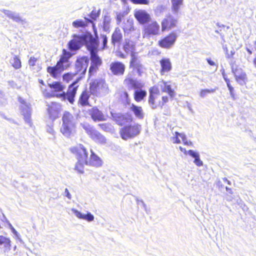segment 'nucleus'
I'll return each instance as SVG.
<instances>
[{
	"instance_id": "nucleus-1",
	"label": "nucleus",
	"mask_w": 256,
	"mask_h": 256,
	"mask_svg": "<svg viewBox=\"0 0 256 256\" xmlns=\"http://www.w3.org/2000/svg\"><path fill=\"white\" fill-rule=\"evenodd\" d=\"M70 152L77 160L74 169L80 174H84V165L95 167L102 165V160L92 150L90 151V157L88 158V150L82 144L71 148Z\"/></svg>"
},
{
	"instance_id": "nucleus-2",
	"label": "nucleus",
	"mask_w": 256,
	"mask_h": 256,
	"mask_svg": "<svg viewBox=\"0 0 256 256\" xmlns=\"http://www.w3.org/2000/svg\"><path fill=\"white\" fill-rule=\"evenodd\" d=\"M162 92H166L167 96H160V89L157 86H154L149 89L148 102L152 109L162 108L169 101V98H173L176 96V92L172 88L168 82L164 80L160 82L159 84Z\"/></svg>"
},
{
	"instance_id": "nucleus-3",
	"label": "nucleus",
	"mask_w": 256,
	"mask_h": 256,
	"mask_svg": "<svg viewBox=\"0 0 256 256\" xmlns=\"http://www.w3.org/2000/svg\"><path fill=\"white\" fill-rule=\"evenodd\" d=\"M62 122L60 132L66 136H70L76 127L72 114L68 112H65L62 117Z\"/></svg>"
},
{
	"instance_id": "nucleus-4",
	"label": "nucleus",
	"mask_w": 256,
	"mask_h": 256,
	"mask_svg": "<svg viewBox=\"0 0 256 256\" xmlns=\"http://www.w3.org/2000/svg\"><path fill=\"white\" fill-rule=\"evenodd\" d=\"M160 33V28L158 22L154 20L146 24L142 28V34L144 38H149L156 36Z\"/></svg>"
},
{
	"instance_id": "nucleus-5",
	"label": "nucleus",
	"mask_w": 256,
	"mask_h": 256,
	"mask_svg": "<svg viewBox=\"0 0 256 256\" xmlns=\"http://www.w3.org/2000/svg\"><path fill=\"white\" fill-rule=\"evenodd\" d=\"M140 130L141 126L138 124H129L125 126L120 129V134L122 139L127 140L138 134Z\"/></svg>"
},
{
	"instance_id": "nucleus-6",
	"label": "nucleus",
	"mask_w": 256,
	"mask_h": 256,
	"mask_svg": "<svg viewBox=\"0 0 256 256\" xmlns=\"http://www.w3.org/2000/svg\"><path fill=\"white\" fill-rule=\"evenodd\" d=\"M81 125L89 137L94 142L101 144L106 143V139L105 136L90 124H83Z\"/></svg>"
},
{
	"instance_id": "nucleus-7",
	"label": "nucleus",
	"mask_w": 256,
	"mask_h": 256,
	"mask_svg": "<svg viewBox=\"0 0 256 256\" xmlns=\"http://www.w3.org/2000/svg\"><path fill=\"white\" fill-rule=\"evenodd\" d=\"M89 63V58L86 56L78 58L75 64V74L78 76L80 80L84 78Z\"/></svg>"
},
{
	"instance_id": "nucleus-8",
	"label": "nucleus",
	"mask_w": 256,
	"mask_h": 256,
	"mask_svg": "<svg viewBox=\"0 0 256 256\" xmlns=\"http://www.w3.org/2000/svg\"><path fill=\"white\" fill-rule=\"evenodd\" d=\"M80 81V78H76L68 86L66 92H63L60 96L64 98L71 104H73L74 102V98L77 94V91L80 86V85L78 84Z\"/></svg>"
},
{
	"instance_id": "nucleus-9",
	"label": "nucleus",
	"mask_w": 256,
	"mask_h": 256,
	"mask_svg": "<svg viewBox=\"0 0 256 256\" xmlns=\"http://www.w3.org/2000/svg\"><path fill=\"white\" fill-rule=\"evenodd\" d=\"M130 56L129 68L132 70L131 73L136 72L138 76H141L144 72V66L139 57L135 52H131Z\"/></svg>"
},
{
	"instance_id": "nucleus-10",
	"label": "nucleus",
	"mask_w": 256,
	"mask_h": 256,
	"mask_svg": "<svg viewBox=\"0 0 256 256\" xmlns=\"http://www.w3.org/2000/svg\"><path fill=\"white\" fill-rule=\"evenodd\" d=\"M94 33L96 38H94L90 34H84V44H86L90 54L96 53L98 51V42L96 32Z\"/></svg>"
},
{
	"instance_id": "nucleus-11",
	"label": "nucleus",
	"mask_w": 256,
	"mask_h": 256,
	"mask_svg": "<svg viewBox=\"0 0 256 256\" xmlns=\"http://www.w3.org/2000/svg\"><path fill=\"white\" fill-rule=\"evenodd\" d=\"M177 36L175 32H172L158 41V46L162 48L169 49L174 45Z\"/></svg>"
},
{
	"instance_id": "nucleus-12",
	"label": "nucleus",
	"mask_w": 256,
	"mask_h": 256,
	"mask_svg": "<svg viewBox=\"0 0 256 256\" xmlns=\"http://www.w3.org/2000/svg\"><path fill=\"white\" fill-rule=\"evenodd\" d=\"M178 20L171 14H168L161 22L162 30L168 31L177 26Z\"/></svg>"
},
{
	"instance_id": "nucleus-13",
	"label": "nucleus",
	"mask_w": 256,
	"mask_h": 256,
	"mask_svg": "<svg viewBox=\"0 0 256 256\" xmlns=\"http://www.w3.org/2000/svg\"><path fill=\"white\" fill-rule=\"evenodd\" d=\"M87 112L90 118L94 122L106 121L107 120L108 116L105 115L96 106L88 109Z\"/></svg>"
},
{
	"instance_id": "nucleus-14",
	"label": "nucleus",
	"mask_w": 256,
	"mask_h": 256,
	"mask_svg": "<svg viewBox=\"0 0 256 256\" xmlns=\"http://www.w3.org/2000/svg\"><path fill=\"white\" fill-rule=\"evenodd\" d=\"M132 73L128 72L124 78L123 82L128 90L140 89L143 87V84L138 80L134 78L132 76Z\"/></svg>"
},
{
	"instance_id": "nucleus-15",
	"label": "nucleus",
	"mask_w": 256,
	"mask_h": 256,
	"mask_svg": "<svg viewBox=\"0 0 256 256\" xmlns=\"http://www.w3.org/2000/svg\"><path fill=\"white\" fill-rule=\"evenodd\" d=\"M134 15L138 22L142 25L146 24L151 20L150 14L144 10H135Z\"/></svg>"
},
{
	"instance_id": "nucleus-16",
	"label": "nucleus",
	"mask_w": 256,
	"mask_h": 256,
	"mask_svg": "<svg viewBox=\"0 0 256 256\" xmlns=\"http://www.w3.org/2000/svg\"><path fill=\"white\" fill-rule=\"evenodd\" d=\"M110 70L114 76H123L126 71V66L121 62L114 61L110 64Z\"/></svg>"
},
{
	"instance_id": "nucleus-17",
	"label": "nucleus",
	"mask_w": 256,
	"mask_h": 256,
	"mask_svg": "<svg viewBox=\"0 0 256 256\" xmlns=\"http://www.w3.org/2000/svg\"><path fill=\"white\" fill-rule=\"evenodd\" d=\"M72 56V54L71 52H68L66 49H63L60 59L56 64L63 70H65L68 68L71 64L69 60Z\"/></svg>"
},
{
	"instance_id": "nucleus-18",
	"label": "nucleus",
	"mask_w": 256,
	"mask_h": 256,
	"mask_svg": "<svg viewBox=\"0 0 256 256\" xmlns=\"http://www.w3.org/2000/svg\"><path fill=\"white\" fill-rule=\"evenodd\" d=\"M60 105L56 102H52L48 105V112L50 118L54 120L58 118L60 112Z\"/></svg>"
},
{
	"instance_id": "nucleus-19",
	"label": "nucleus",
	"mask_w": 256,
	"mask_h": 256,
	"mask_svg": "<svg viewBox=\"0 0 256 256\" xmlns=\"http://www.w3.org/2000/svg\"><path fill=\"white\" fill-rule=\"evenodd\" d=\"M232 71L234 74L236 80L239 83L245 82L246 75L242 70L238 67L235 64H231Z\"/></svg>"
},
{
	"instance_id": "nucleus-20",
	"label": "nucleus",
	"mask_w": 256,
	"mask_h": 256,
	"mask_svg": "<svg viewBox=\"0 0 256 256\" xmlns=\"http://www.w3.org/2000/svg\"><path fill=\"white\" fill-rule=\"evenodd\" d=\"M84 44V35L74 36L68 44V48L70 50H78Z\"/></svg>"
},
{
	"instance_id": "nucleus-21",
	"label": "nucleus",
	"mask_w": 256,
	"mask_h": 256,
	"mask_svg": "<svg viewBox=\"0 0 256 256\" xmlns=\"http://www.w3.org/2000/svg\"><path fill=\"white\" fill-rule=\"evenodd\" d=\"M160 70L161 75H164L169 73L172 68V62L169 58H162L160 60Z\"/></svg>"
},
{
	"instance_id": "nucleus-22",
	"label": "nucleus",
	"mask_w": 256,
	"mask_h": 256,
	"mask_svg": "<svg viewBox=\"0 0 256 256\" xmlns=\"http://www.w3.org/2000/svg\"><path fill=\"white\" fill-rule=\"evenodd\" d=\"M91 66L88 70V73L91 76L93 73L96 72L102 64V60L97 55L96 53L90 54Z\"/></svg>"
},
{
	"instance_id": "nucleus-23",
	"label": "nucleus",
	"mask_w": 256,
	"mask_h": 256,
	"mask_svg": "<svg viewBox=\"0 0 256 256\" xmlns=\"http://www.w3.org/2000/svg\"><path fill=\"white\" fill-rule=\"evenodd\" d=\"M110 115L112 120L115 121L119 126H122L127 122L132 120V118H128L124 114L110 112Z\"/></svg>"
},
{
	"instance_id": "nucleus-24",
	"label": "nucleus",
	"mask_w": 256,
	"mask_h": 256,
	"mask_svg": "<svg viewBox=\"0 0 256 256\" xmlns=\"http://www.w3.org/2000/svg\"><path fill=\"white\" fill-rule=\"evenodd\" d=\"M64 70L57 64L54 66H48L46 68V72L54 78H58L61 75L62 72Z\"/></svg>"
},
{
	"instance_id": "nucleus-25",
	"label": "nucleus",
	"mask_w": 256,
	"mask_h": 256,
	"mask_svg": "<svg viewBox=\"0 0 256 256\" xmlns=\"http://www.w3.org/2000/svg\"><path fill=\"white\" fill-rule=\"evenodd\" d=\"M123 40V34L119 28H116L112 34L111 42L112 45L120 44Z\"/></svg>"
},
{
	"instance_id": "nucleus-26",
	"label": "nucleus",
	"mask_w": 256,
	"mask_h": 256,
	"mask_svg": "<svg viewBox=\"0 0 256 256\" xmlns=\"http://www.w3.org/2000/svg\"><path fill=\"white\" fill-rule=\"evenodd\" d=\"M90 97V96L88 92L86 90H83L80 94L78 98V106L84 107L90 106L89 102Z\"/></svg>"
},
{
	"instance_id": "nucleus-27",
	"label": "nucleus",
	"mask_w": 256,
	"mask_h": 256,
	"mask_svg": "<svg viewBox=\"0 0 256 256\" xmlns=\"http://www.w3.org/2000/svg\"><path fill=\"white\" fill-rule=\"evenodd\" d=\"M85 20H86L85 21H83L81 20H75V21L73 22L72 26L75 28H85L88 26V24L90 23V24H92V27H93L94 32H96V28L95 24H94V22L92 20H90L87 18H86Z\"/></svg>"
},
{
	"instance_id": "nucleus-28",
	"label": "nucleus",
	"mask_w": 256,
	"mask_h": 256,
	"mask_svg": "<svg viewBox=\"0 0 256 256\" xmlns=\"http://www.w3.org/2000/svg\"><path fill=\"white\" fill-rule=\"evenodd\" d=\"M122 28L125 34H130L135 30L134 22L132 19L128 18L122 23Z\"/></svg>"
},
{
	"instance_id": "nucleus-29",
	"label": "nucleus",
	"mask_w": 256,
	"mask_h": 256,
	"mask_svg": "<svg viewBox=\"0 0 256 256\" xmlns=\"http://www.w3.org/2000/svg\"><path fill=\"white\" fill-rule=\"evenodd\" d=\"M130 110L138 118L142 119L144 118V112L142 106L132 104L130 106Z\"/></svg>"
},
{
	"instance_id": "nucleus-30",
	"label": "nucleus",
	"mask_w": 256,
	"mask_h": 256,
	"mask_svg": "<svg viewBox=\"0 0 256 256\" xmlns=\"http://www.w3.org/2000/svg\"><path fill=\"white\" fill-rule=\"evenodd\" d=\"M72 211L76 216L80 219H82L88 222H92L94 220V216L90 212H88L86 214H84L76 209H72Z\"/></svg>"
},
{
	"instance_id": "nucleus-31",
	"label": "nucleus",
	"mask_w": 256,
	"mask_h": 256,
	"mask_svg": "<svg viewBox=\"0 0 256 256\" xmlns=\"http://www.w3.org/2000/svg\"><path fill=\"white\" fill-rule=\"evenodd\" d=\"M134 92V98L138 102L142 101L146 96L147 93L145 90L136 89Z\"/></svg>"
},
{
	"instance_id": "nucleus-32",
	"label": "nucleus",
	"mask_w": 256,
	"mask_h": 256,
	"mask_svg": "<svg viewBox=\"0 0 256 256\" xmlns=\"http://www.w3.org/2000/svg\"><path fill=\"white\" fill-rule=\"evenodd\" d=\"M135 48L136 46L134 42L129 39H126L122 44V48L126 53L130 52H134L135 50Z\"/></svg>"
},
{
	"instance_id": "nucleus-33",
	"label": "nucleus",
	"mask_w": 256,
	"mask_h": 256,
	"mask_svg": "<svg viewBox=\"0 0 256 256\" xmlns=\"http://www.w3.org/2000/svg\"><path fill=\"white\" fill-rule=\"evenodd\" d=\"M48 86L54 92H60L63 91L64 86L60 82H54L48 84Z\"/></svg>"
},
{
	"instance_id": "nucleus-34",
	"label": "nucleus",
	"mask_w": 256,
	"mask_h": 256,
	"mask_svg": "<svg viewBox=\"0 0 256 256\" xmlns=\"http://www.w3.org/2000/svg\"><path fill=\"white\" fill-rule=\"evenodd\" d=\"M12 66L16 70L20 69L22 68V62L18 56L15 55L10 60Z\"/></svg>"
},
{
	"instance_id": "nucleus-35",
	"label": "nucleus",
	"mask_w": 256,
	"mask_h": 256,
	"mask_svg": "<svg viewBox=\"0 0 256 256\" xmlns=\"http://www.w3.org/2000/svg\"><path fill=\"white\" fill-rule=\"evenodd\" d=\"M172 10L174 13L178 12L182 5L183 0H171Z\"/></svg>"
},
{
	"instance_id": "nucleus-36",
	"label": "nucleus",
	"mask_w": 256,
	"mask_h": 256,
	"mask_svg": "<svg viewBox=\"0 0 256 256\" xmlns=\"http://www.w3.org/2000/svg\"><path fill=\"white\" fill-rule=\"evenodd\" d=\"M120 100L126 104H130V98L129 94L126 91L122 92L119 95Z\"/></svg>"
},
{
	"instance_id": "nucleus-37",
	"label": "nucleus",
	"mask_w": 256,
	"mask_h": 256,
	"mask_svg": "<svg viewBox=\"0 0 256 256\" xmlns=\"http://www.w3.org/2000/svg\"><path fill=\"white\" fill-rule=\"evenodd\" d=\"M180 137L183 142L186 140V136L184 134L179 133L178 132H175V134L174 137L172 138L173 143L174 144H180L181 141L179 138Z\"/></svg>"
},
{
	"instance_id": "nucleus-38",
	"label": "nucleus",
	"mask_w": 256,
	"mask_h": 256,
	"mask_svg": "<svg viewBox=\"0 0 256 256\" xmlns=\"http://www.w3.org/2000/svg\"><path fill=\"white\" fill-rule=\"evenodd\" d=\"M98 126L102 130L106 132H110L114 130L112 126L108 122L100 123L98 124Z\"/></svg>"
},
{
	"instance_id": "nucleus-39",
	"label": "nucleus",
	"mask_w": 256,
	"mask_h": 256,
	"mask_svg": "<svg viewBox=\"0 0 256 256\" xmlns=\"http://www.w3.org/2000/svg\"><path fill=\"white\" fill-rule=\"evenodd\" d=\"M99 87V82L97 81H94L90 84V92L91 94L96 95L98 93V90Z\"/></svg>"
},
{
	"instance_id": "nucleus-40",
	"label": "nucleus",
	"mask_w": 256,
	"mask_h": 256,
	"mask_svg": "<svg viewBox=\"0 0 256 256\" xmlns=\"http://www.w3.org/2000/svg\"><path fill=\"white\" fill-rule=\"evenodd\" d=\"M76 76L75 72H66L62 75V79L64 82L69 83Z\"/></svg>"
},
{
	"instance_id": "nucleus-41",
	"label": "nucleus",
	"mask_w": 256,
	"mask_h": 256,
	"mask_svg": "<svg viewBox=\"0 0 256 256\" xmlns=\"http://www.w3.org/2000/svg\"><path fill=\"white\" fill-rule=\"evenodd\" d=\"M214 92V89H202L200 90L199 94L200 96L204 98L208 94L212 93Z\"/></svg>"
},
{
	"instance_id": "nucleus-42",
	"label": "nucleus",
	"mask_w": 256,
	"mask_h": 256,
	"mask_svg": "<svg viewBox=\"0 0 256 256\" xmlns=\"http://www.w3.org/2000/svg\"><path fill=\"white\" fill-rule=\"evenodd\" d=\"M224 80H225V82H226V85H227V86L228 87V88L230 90V95L232 97H234V88H233L232 87V86H231L230 84V80L226 76H224Z\"/></svg>"
},
{
	"instance_id": "nucleus-43",
	"label": "nucleus",
	"mask_w": 256,
	"mask_h": 256,
	"mask_svg": "<svg viewBox=\"0 0 256 256\" xmlns=\"http://www.w3.org/2000/svg\"><path fill=\"white\" fill-rule=\"evenodd\" d=\"M8 16L16 22H20L22 19L20 16L14 14H10L8 15Z\"/></svg>"
},
{
	"instance_id": "nucleus-44",
	"label": "nucleus",
	"mask_w": 256,
	"mask_h": 256,
	"mask_svg": "<svg viewBox=\"0 0 256 256\" xmlns=\"http://www.w3.org/2000/svg\"><path fill=\"white\" fill-rule=\"evenodd\" d=\"M130 1L134 4H148L150 3L149 0H130Z\"/></svg>"
},
{
	"instance_id": "nucleus-45",
	"label": "nucleus",
	"mask_w": 256,
	"mask_h": 256,
	"mask_svg": "<svg viewBox=\"0 0 256 256\" xmlns=\"http://www.w3.org/2000/svg\"><path fill=\"white\" fill-rule=\"evenodd\" d=\"M100 38H102V46L101 47L100 49L104 50L106 48V44L108 42V38L106 34H102L100 36Z\"/></svg>"
},
{
	"instance_id": "nucleus-46",
	"label": "nucleus",
	"mask_w": 256,
	"mask_h": 256,
	"mask_svg": "<svg viewBox=\"0 0 256 256\" xmlns=\"http://www.w3.org/2000/svg\"><path fill=\"white\" fill-rule=\"evenodd\" d=\"M38 60V58L34 56H31L28 60V64L31 66H34L36 65V62Z\"/></svg>"
},
{
	"instance_id": "nucleus-47",
	"label": "nucleus",
	"mask_w": 256,
	"mask_h": 256,
	"mask_svg": "<svg viewBox=\"0 0 256 256\" xmlns=\"http://www.w3.org/2000/svg\"><path fill=\"white\" fill-rule=\"evenodd\" d=\"M6 244L10 245V240L8 238H5L2 236H0V244Z\"/></svg>"
},
{
	"instance_id": "nucleus-48",
	"label": "nucleus",
	"mask_w": 256,
	"mask_h": 256,
	"mask_svg": "<svg viewBox=\"0 0 256 256\" xmlns=\"http://www.w3.org/2000/svg\"><path fill=\"white\" fill-rule=\"evenodd\" d=\"M99 16V14L98 12H97L95 10H92L90 14H89V16L92 20H96L97 18H98Z\"/></svg>"
},
{
	"instance_id": "nucleus-49",
	"label": "nucleus",
	"mask_w": 256,
	"mask_h": 256,
	"mask_svg": "<svg viewBox=\"0 0 256 256\" xmlns=\"http://www.w3.org/2000/svg\"><path fill=\"white\" fill-rule=\"evenodd\" d=\"M194 162L196 166H202L203 164L202 162L200 160L199 158V155L198 156V157H196L194 158Z\"/></svg>"
},
{
	"instance_id": "nucleus-50",
	"label": "nucleus",
	"mask_w": 256,
	"mask_h": 256,
	"mask_svg": "<svg viewBox=\"0 0 256 256\" xmlns=\"http://www.w3.org/2000/svg\"><path fill=\"white\" fill-rule=\"evenodd\" d=\"M116 56L120 58L124 59L126 58V55L122 52L121 51H117L116 52Z\"/></svg>"
},
{
	"instance_id": "nucleus-51",
	"label": "nucleus",
	"mask_w": 256,
	"mask_h": 256,
	"mask_svg": "<svg viewBox=\"0 0 256 256\" xmlns=\"http://www.w3.org/2000/svg\"><path fill=\"white\" fill-rule=\"evenodd\" d=\"M188 154L194 158L198 157V156L199 155L198 153L194 152L192 150H189L188 151Z\"/></svg>"
},
{
	"instance_id": "nucleus-52",
	"label": "nucleus",
	"mask_w": 256,
	"mask_h": 256,
	"mask_svg": "<svg viewBox=\"0 0 256 256\" xmlns=\"http://www.w3.org/2000/svg\"><path fill=\"white\" fill-rule=\"evenodd\" d=\"M64 192L66 194V196L70 200L71 199L72 196L71 195L67 188H65Z\"/></svg>"
},
{
	"instance_id": "nucleus-53",
	"label": "nucleus",
	"mask_w": 256,
	"mask_h": 256,
	"mask_svg": "<svg viewBox=\"0 0 256 256\" xmlns=\"http://www.w3.org/2000/svg\"><path fill=\"white\" fill-rule=\"evenodd\" d=\"M206 61L208 62V64L210 66H214L216 65V62L212 60L210 58H207Z\"/></svg>"
},
{
	"instance_id": "nucleus-54",
	"label": "nucleus",
	"mask_w": 256,
	"mask_h": 256,
	"mask_svg": "<svg viewBox=\"0 0 256 256\" xmlns=\"http://www.w3.org/2000/svg\"><path fill=\"white\" fill-rule=\"evenodd\" d=\"M180 150L184 154H188V152L186 150V148H182V146L179 147Z\"/></svg>"
},
{
	"instance_id": "nucleus-55",
	"label": "nucleus",
	"mask_w": 256,
	"mask_h": 256,
	"mask_svg": "<svg viewBox=\"0 0 256 256\" xmlns=\"http://www.w3.org/2000/svg\"><path fill=\"white\" fill-rule=\"evenodd\" d=\"M226 192L228 193H229L230 194H233L232 190V189L231 188L226 187Z\"/></svg>"
},
{
	"instance_id": "nucleus-56",
	"label": "nucleus",
	"mask_w": 256,
	"mask_h": 256,
	"mask_svg": "<svg viewBox=\"0 0 256 256\" xmlns=\"http://www.w3.org/2000/svg\"><path fill=\"white\" fill-rule=\"evenodd\" d=\"M254 64L255 67L256 68V58H254L253 60Z\"/></svg>"
},
{
	"instance_id": "nucleus-57",
	"label": "nucleus",
	"mask_w": 256,
	"mask_h": 256,
	"mask_svg": "<svg viewBox=\"0 0 256 256\" xmlns=\"http://www.w3.org/2000/svg\"><path fill=\"white\" fill-rule=\"evenodd\" d=\"M39 82H40V84H44V81L42 80H40Z\"/></svg>"
},
{
	"instance_id": "nucleus-58",
	"label": "nucleus",
	"mask_w": 256,
	"mask_h": 256,
	"mask_svg": "<svg viewBox=\"0 0 256 256\" xmlns=\"http://www.w3.org/2000/svg\"><path fill=\"white\" fill-rule=\"evenodd\" d=\"M224 180L226 181L228 184H230V182L229 180H228L226 178L224 179Z\"/></svg>"
}]
</instances>
